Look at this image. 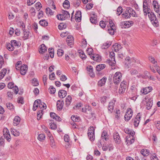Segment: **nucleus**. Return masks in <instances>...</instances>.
<instances>
[{
  "label": "nucleus",
  "mask_w": 160,
  "mask_h": 160,
  "mask_svg": "<svg viewBox=\"0 0 160 160\" xmlns=\"http://www.w3.org/2000/svg\"><path fill=\"white\" fill-rule=\"evenodd\" d=\"M88 138L91 141H94L95 138L94 128L93 127H90L88 131Z\"/></svg>",
  "instance_id": "obj_1"
},
{
  "label": "nucleus",
  "mask_w": 160,
  "mask_h": 160,
  "mask_svg": "<svg viewBox=\"0 0 160 160\" xmlns=\"http://www.w3.org/2000/svg\"><path fill=\"white\" fill-rule=\"evenodd\" d=\"M122 74L120 72H117L114 74L113 77V81L114 83L118 84L121 80Z\"/></svg>",
  "instance_id": "obj_2"
},
{
  "label": "nucleus",
  "mask_w": 160,
  "mask_h": 160,
  "mask_svg": "<svg viewBox=\"0 0 160 160\" xmlns=\"http://www.w3.org/2000/svg\"><path fill=\"white\" fill-rule=\"evenodd\" d=\"M143 11L144 15H147L148 12H150V8L148 7L147 0H144L143 2Z\"/></svg>",
  "instance_id": "obj_3"
},
{
  "label": "nucleus",
  "mask_w": 160,
  "mask_h": 160,
  "mask_svg": "<svg viewBox=\"0 0 160 160\" xmlns=\"http://www.w3.org/2000/svg\"><path fill=\"white\" fill-rule=\"evenodd\" d=\"M152 5L154 11L160 16V4H159L157 1L154 0L153 1Z\"/></svg>",
  "instance_id": "obj_4"
},
{
  "label": "nucleus",
  "mask_w": 160,
  "mask_h": 160,
  "mask_svg": "<svg viewBox=\"0 0 160 160\" xmlns=\"http://www.w3.org/2000/svg\"><path fill=\"white\" fill-rule=\"evenodd\" d=\"M132 111L131 108H128L125 114L124 118L125 121H128L132 118Z\"/></svg>",
  "instance_id": "obj_5"
},
{
  "label": "nucleus",
  "mask_w": 160,
  "mask_h": 160,
  "mask_svg": "<svg viewBox=\"0 0 160 160\" xmlns=\"http://www.w3.org/2000/svg\"><path fill=\"white\" fill-rule=\"evenodd\" d=\"M126 82L123 81L121 83L120 87L118 90V93L120 94L123 93L126 90Z\"/></svg>",
  "instance_id": "obj_6"
},
{
  "label": "nucleus",
  "mask_w": 160,
  "mask_h": 160,
  "mask_svg": "<svg viewBox=\"0 0 160 160\" xmlns=\"http://www.w3.org/2000/svg\"><path fill=\"white\" fill-rule=\"evenodd\" d=\"M3 135L5 138L9 142L11 140V137L9 130L7 128H4L3 130Z\"/></svg>",
  "instance_id": "obj_7"
},
{
  "label": "nucleus",
  "mask_w": 160,
  "mask_h": 160,
  "mask_svg": "<svg viewBox=\"0 0 160 160\" xmlns=\"http://www.w3.org/2000/svg\"><path fill=\"white\" fill-rule=\"evenodd\" d=\"M90 58L93 59L94 61L97 62H99L101 61V57L99 55L96 54H89Z\"/></svg>",
  "instance_id": "obj_8"
},
{
  "label": "nucleus",
  "mask_w": 160,
  "mask_h": 160,
  "mask_svg": "<svg viewBox=\"0 0 160 160\" xmlns=\"http://www.w3.org/2000/svg\"><path fill=\"white\" fill-rule=\"evenodd\" d=\"M113 138L115 142L119 144L121 142V140L119 134L117 132H115L113 134Z\"/></svg>",
  "instance_id": "obj_9"
},
{
  "label": "nucleus",
  "mask_w": 160,
  "mask_h": 160,
  "mask_svg": "<svg viewBox=\"0 0 160 160\" xmlns=\"http://www.w3.org/2000/svg\"><path fill=\"white\" fill-rule=\"evenodd\" d=\"M131 11H130L129 8L128 7L126 9V10L122 14V17L125 18H129L131 17L130 13Z\"/></svg>",
  "instance_id": "obj_10"
},
{
  "label": "nucleus",
  "mask_w": 160,
  "mask_h": 160,
  "mask_svg": "<svg viewBox=\"0 0 160 160\" xmlns=\"http://www.w3.org/2000/svg\"><path fill=\"white\" fill-rule=\"evenodd\" d=\"M72 101V98L70 95H68L65 98V105L67 107L70 105Z\"/></svg>",
  "instance_id": "obj_11"
},
{
  "label": "nucleus",
  "mask_w": 160,
  "mask_h": 160,
  "mask_svg": "<svg viewBox=\"0 0 160 160\" xmlns=\"http://www.w3.org/2000/svg\"><path fill=\"white\" fill-rule=\"evenodd\" d=\"M81 12L79 11L76 12L75 14V19L76 22H79L81 20Z\"/></svg>",
  "instance_id": "obj_12"
},
{
  "label": "nucleus",
  "mask_w": 160,
  "mask_h": 160,
  "mask_svg": "<svg viewBox=\"0 0 160 160\" xmlns=\"http://www.w3.org/2000/svg\"><path fill=\"white\" fill-rule=\"evenodd\" d=\"M139 114L140 113H139L137 115L133 122L134 126L136 127L138 126L140 122L141 117L140 115H139Z\"/></svg>",
  "instance_id": "obj_13"
},
{
  "label": "nucleus",
  "mask_w": 160,
  "mask_h": 160,
  "mask_svg": "<svg viewBox=\"0 0 160 160\" xmlns=\"http://www.w3.org/2000/svg\"><path fill=\"white\" fill-rule=\"evenodd\" d=\"M20 70L21 74L22 75H25L26 74L28 70V67L27 65H23V66H21Z\"/></svg>",
  "instance_id": "obj_14"
},
{
  "label": "nucleus",
  "mask_w": 160,
  "mask_h": 160,
  "mask_svg": "<svg viewBox=\"0 0 160 160\" xmlns=\"http://www.w3.org/2000/svg\"><path fill=\"white\" fill-rule=\"evenodd\" d=\"M30 32L27 30L24 29L23 32V39L25 40L28 39L30 36Z\"/></svg>",
  "instance_id": "obj_15"
},
{
  "label": "nucleus",
  "mask_w": 160,
  "mask_h": 160,
  "mask_svg": "<svg viewBox=\"0 0 160 160\" xmlns=\"http://www.w3.org/2000/svg\"><path fill=\"white\" fill-rule=\"evenodd\" d=\"M58 96L60 98H63L65 97L67 94V92L63 90H60L58 93Z\"/></svg>",
  "instance_id": "obj_16"
},
{
  "label": "nucleus",
  "mask_w": 160,
  "mask_h": 160,
  "mask_svg": "<svg viewBox=\"0 0 160 160\" xmlns=\"http://www.w3.org/2000/svg\"><path fill=\"white\" fill-rule=\"evenodd\" d=\"M122 24L124 25L125 28H128L132 26L133 24L132 21H125L122 22Z\"/></svg>",
  "instance_id": "obj_17"
},
{
  "label": "nucleus",
  "mask_w": 160,
  "mask_h": 160,
  "mask_svg": "<svg viewBox=\"0 0 160 160\" xmlns=\"http://www.w3.org/2000/svg\"><path fill=\"white\" fill-rule=\"evenodd\" d=\"M67 42L68 45L70 46L72 45L74 42V38L72 36H68L67 38Z\"/></svg>",
  "instance_id": "obj_18"
},
{
  "label": "nucleus",
  "mask_w": 160,
  "mask_h": 160,
  "mask_svg": "<svg viewBox=\"0 0 160 160\" xmlns=\"http://www.w3.org/2000/svg\"><path fill=\"white\" fill-rule=\"evenodd\" d=\"M64 102L63 100H58L57 102V106L58 110H61L63 106Z\"/></svg>",
  "instance_id": "obj_19"
},
{
  "label": "nucleus",
  "mask_w": 160,
  "mask_h": 160,
  "mask_svg": "<svg viewBox=\"0 0 160 160\" xmlns=\"http://www.w3.org/2000/svg\"><path fill=\"white\" fill-rule=\"evenodd\" d=\"M40 102H41V101L40 99H38L35 101L32 108L33 111H35L36 110L38 107L39 103H40Z\"/></svg>",
  "instance_id": "obj_20"
},
{
  "label": "nucleus",
  "mask_w": 160,
  "mask_h": 160,
  "mask_svg": "<svg viewBox=\"0 0 160 160\" xmlns=\"http://www.w3.org/2000/svg\"><path fill=\"white\" fill-rule=\"evenodd\" d=\"M87 70L89 72V74L90 76L92 77H94V74L93 72L92 67L91 66H89L87 67Z\"/></svg>",
  "instance_id": "obj_21"
},
{
  "label": "nucleus",
  "mask_w": 160,
  "mask_h": 160,
  "mask_svg": "<svg viewBox=\"0 0 160 160\" xmlns=\"http://www.w3.org/2000/svg\"><path fill=\"white\" fill-rule=\"evenodd\" d=\"M21 121L20 118L18 116H16L13 120V124L14 126H17L18 125Z\"/></svg>",
  "instance_id": "obj_22"
},
{
  "label": "nucleus",
  "mask_w": 160,
  "mask_h": 160,
  "mask_svg": "<svg viewBox=\"0 0 160 160\" xmlns=\"http://www.w3.org/2000/svg\"><path fill=\"white\" fill-rule=\"evenodd\" d=\"M122 47L120 44L118 43H115L113 45L112 49L114 50L116 52H118L122 48Z\"/></svg>",
  "instance_id": "obj_23"
},
{
  "label": "nucleus",
  "mask_w": 160,
  "mask_h": 160,
  "mask_svg": "<svg viewBox=\"0 0 160 160\" xmlns=\"http://www.w3.org/2000/svg\"><path fill=\"white\" fill-rule=\"evenodd\" d=\"M101 138L105 141H107L108 139V136L106 131H104L102 132Z\"/></svg>",
  "instance_id": "obj_24"
},
{
  "label": "nucleus",
  "mask_w": 160,
  "mask_h": 160,
  "mask_svg": "<svg viewBox=\"0 0 160 160\" xmlns=\"http://www.w3.org/2000/svg\"><path fill=\"white\" fill-rule=\"evenodd\" d=\"M11 43L13 47L17 46L18 47H19L21 44L19 42H18L16 40H12L11 41Z\"/></svg>",
  "instance_id": "obj_25"
},
{
  "label": "nucleus",
  "mask_w": 160,
  "mask_h": 160,
  "mask_svg": "<svg viewBox=\"0 0 160 160\" xmlns=\"http://www.w3.org/2000/svg\"><path fill=\"white\" fill-rule=\"evenodd\" d=\"M107 80V78L106 77H103L102 79L100 80L98 82V84L100 86H102L105 84Z\"/></svg>",
  "instance_id": "obj_26"
},
{
  "label": "nucleus",
  "mask_w": 160,
  "mask_h": 160,
  "mask_svg": "<svg viewBox=\"0 0 160 160\" xmlns=\"http://www.w3.org/2000/svg\"><path fill=\"white\" fill-rule=\"evenodd\" d=\"M141 153L143 156H147L149 155L150 153L149 150L146 149H144L141 150Z\"/></svg>",
  "instance_id": "obj_27"
},
{
  "label": "nucleus",
  "mask_w": 160,
  "mask_h": 160,
  "mask_svg": "<svg viewBox=\"0 0 160 160\" xmlns=\"http://www.w3.org/2000/svg\"><path fill=\"white\" fill-rule=\"evenodd\" d=\"M147 14H148V18H149L150 21L154 20V19L156 18V17L155 15L154 14V13L152 12H148Z\"/></svg>",
  "instance_id": "obj_28"
},
{
  "label": "nucleus",
  "mask_w": 160,
  "mask_h": 160,
  "mask_svg": "<svg viewBox=\"0 0 160 160\" xmlns=\"http://www.w3.org/2000/svg\"><path fill=\"white\" fill-rule=\"evenodd\" d=\"M47 50L46 46L44 44H42L40 45L39 52L41 53H43L45 52Z\"/></svg>",
  "instance_id": "obj_29"
},
{
  "label": "nucleus",
  "mask_w": 160,
  "mask_h": 160,
  "mask_svg": "<svg viewBox=\"0 0 160 160\" xmlns=\"http://www.w3.org/2000/svg\"><path fill=\"white\" fill-rule=\"evenodd\" d=\"M91 107L87 105H85V107L82 108V112L87 113H88V111H91Z\"/></svg>",
  "instance_id": "obj_30"
},
{
  "label": "nucleus",
  "mask_w": 160,
  "mask_h": 160,
  "mask_svg": "<svg viewBox=\"0 0 160 160\" xmlns=\"http://www.w3.org/2000/svg\"><path fill=\"white\" fill-rule=\"evenodd\" d=\"M152 25L155 27H158L159 25V23L157 18L151 21Z\"/></svg>",
  "instance_id": "obj_31"
},
{
  "label": "nucleus",
  "mask_w": 160,
  "mask_h": 160,
  "mask_svg": "<svg viewBox=\"0 0 160 160\" xmlns=\"http://www.w3.org/2000/svg\"><path fill=\"white\" fill-rule=\"evenodd\" d=\"M106 65L104 64H99L97 66L96 69L98 71H100L105 68Z\"/></svg>",
  "instance_id": "obj_32"
},
{
  "label": "nucleus",
  "mask_w": 160,
  "mask_h": 160,
  "mask_svg": "<svg viewBox=\"0 0 160 160\" xmlns=\"http://www.w3.org/2000/svg\"><path fill=\"white\" fill-rule=\"evenodd\" d=\"M49 138L51 141V146L52 148H55L56 147V146L53 137L52 136H50V137Z\"/></svg>",
  "instance_id": "obj_33"
},
{
  "label": "nucleus",
  "mask_w": 160,
  "mask_h": 160,
  "mask_svg": "<svg viewBox=\"0 0 160 160\" xmlns=\"http://www.w3.org/2000/svg\"><path fill=\"white\" fill-rule=\"evenodd\" d=\"M114 105V103L112 101H111L109 103L108 109L111 112L113 111Z\"/></svg>",
  "instance_id": "obj_34"
},
{
  "label": "nucleus",
  "mask_w": 160,
  "mask_h": 160,
  "mask_svg": "<svg viewBox=\"0 0 160 160\" xmlns=\"http://www.w3.org/2000/svg\"><path fill=\"white\" fill-rule=\"evenodd\" d=\"M111 44V42H107L103 44L101 48L102 49H107L108 48Z\"/></svg>",
  "instance_id": "obj_35"
},
{
  "label": "nucleus",
  "mask_w": 160,
  "mask_h": 160,
  "mask_svg": "<svg viewBox=\"0 0 160 160\" xmlns=\"http://www.w3.org/2000/svg\"><path fill=\"white\" fill-rule=\"evenodd\" d=\"M7 70L5 68H3L0 73V79H2L3 78L6 74Z\"/></svg>",
  "instance_id": "obj_36"
},
{
  "label": "nucleus",
  "mask_w": 160,
  "mask_h": 160,
  "mask_svg": "<svg viewBox=\"0 0 160 160\" xmlns=\"http://www.w3.org/2000/svg\"><path fill=\"white\" fill-rule=\"evenodd\" d=\"M65 19L68 18H70V15L68 12L65 10H63L62 12Z\"/></svg>",
  "instance_id": "obj_37"
},
{
  "label": "nucleus",
  "mask_w": 160,
  "mask_h": 160,
  "mask_svg": "<svg viewBox=\"0 0 160 160\" xmlns=\"http://www.w3.org/2000/svg\"><path fill=\"white\" fill-rule=\"evenodd\" d=\"M11 132L12 134L15 136H17L20 135V132L17 130L12 129L11 130Z\"/></svg>",
  "instance_id": "obj_38"
},
{
  "label": "nucleus",
  "mask_w": 160,
  "mask_h": 160,
  "mask_svg": "<svg viewBox=\"0 0 160 160\" xmlns=\"http://www.w3.org/2000/svg\"><path fill=\"white\" fill-rule=\"evenodd\" d=\"M126 141L128 143H129L130 144H131L134 141V138L133 137H129L127 139Z\"/></svg>",
  "instance_id": "obj_39"
},
{
  "label": "nucleus",
  "mask_w": 160,
  "mask_h": 160,
  "mask_svg": "<svg viewBox=\"0 0 160 160\" xmlns=\"http://www.w3.org/2000/svg\"><path fill=\"white\" fill-rule=\"evenodd\" d=\"M39 24L43 26H47L48 25V22L45 20H41L39 22Z\"/></svg>",
  "instance_id": "obj_40"
},
{
  "label": "nucleus",
  "mask_w": 160,
  "mask_h": 160,
  "mask_svg": "<svg viewBox=\"0 0 160 160\" xmlns=\"http://www.w3.org/2000/svg\"><path fill=\"white\" fill-rule=\"evenodd\" d=\"M45 138V136L44 134H40L38 135V139L40 141H42L44 140Z\"/></svg>",
  "instance_id": "obj_41"
},
{
  "label": "nucleus",
  "mask_w": 160,
  "mask_h": 160,
  "mask_svg": "<svg viewBox=\"0 0 160 160\" xmlns=\"http://www.w3.org/2000/svg\"><path fill=\"white\" fill-rule=\"evenodd\" d=\"M152 105V102L150 100L147 102L146 105V108L148 110L150 109Z\"/></svg>",
  "instance_id": "obj_42"
},
{
  "label": "nucleus",
  "mask_w": 160,
  "mask_h": 160,
  "mask_svg": "<svg viewBox=\"0 0 160 160\" xmlns=\"http://www.w3.org/2000/svg\"><path fill=\"white\" fill-rule=\"evenodd\" d=\"M109 24L110 25V28H113L114 29H116V28L114 23H113V21L112 20H109Z\"/></svg>",
  "instance_id": "obj_43"
},
{
  "label": "nucleus",
  "mask_w": 160,
  "mask_h": 160,
  "mask_svg": "<svg viewBox=\"0 0 160 160\" xmlns=\"http://www.w3.org/2000/svg\"><path fill=\"white\" fill-rule=\"evenodd\" d=\"M58 28L59 30H61L65 29L67 27V25L63 23H60L58 25Z\"/></svg>",
  "instance_id": "obj_44"
},
{
  "label": "nucleus",
  "mask_w": 160,
  "mask_h": 160,
  "mask_svg": "<svg viewBox=\"0 0 160 160\" xmlns=\"http://www.w3.org/2000/svg\"><path fill=\"white\" fill-rule=\"evenodd\" d=\"M38 107L41 109L43 108L42 110L46 109L47 107L46 105L44 102H41L40 103L38 104Z\"/></svg>",
  "instance_id": "obj_45"
},
{
  "label": "nucleus",
  "mask_w": 160,
  "mask_h": 160,
  "mask_svg": "<svg viewBox=\"0 0 160 160\" xmlns=\"http://www.w3.org/2000/svg\"><path fill=\"white\" fill-rule=\"evenodd\" d=\"M130 11H131V13H130L131 16H132L135 17H138L137 14L136 13L135 11H134L132 8H129Z\"/></svg>",
  "instance_id": "obj_46"
},
{
  "label": "nucleus",
  "mask_w": 160,
  "mask_h": 160,
  "mask_svg": "<svg viewBox=\"0 0 160 160\" xmlns=\"http://www.w3.org/2000/svg\"><path fill=\"white\" fill-rule=\"evenodd\" d=\"M49 4L51 8L54 9H56V7L53 1L52 0H50L49 1Z\"/></svg>",
  "instance_id": "obj_47"
},
{
  "label": "nucleus",
  "mask_w": 160,
  "mask_h": 160,
  "mask_svg": "<svg viewBox=\"0 0 160 160\" xmlns=\"http://www.w3.org/2000/svg\"><path fill=\"white\" fill-rule=\"evenodd\" d=\"M6 106L8 109L11 110H13L14 109V106L11 103H7L6 104Z\"/></svg>",
  "instance_id": "obj_48"
},
{
  "label": "nucleus",
  "mask_w": 160,
  "mask_h": 160,
  "mask_svg": "<svg viewBox=\"0 0 160 160\" xmlns=\"http://www.w3.org/2000/svg\"><path fill=\"white\" fill-rule=\"evenodd\" d=\"M7 49L9 51H12L14 49V47H13L11 43H8L7 46Z\"/></svg>",
  "instance_id": "obj_49"
},
{
  "label": "nucleus",
  "mask_w": 160,
  "mask_h": 160,
  "mask_svg": "<svg viewBox=\"0 0 160 160\" xmlns=\"http://www.w3.org/2000/svg\"><path fill=\"white\" fill-rule=\"evenodd\" d=\"M49 54L51 58H52L54 56V50L53 48H49L48 49Z\"/></svg>",
  "instance_id": "obj_50"
},
{
  "label": "nucleus",
  "mask_w": 160,
  "mask_h": 160,
  "mask_svg": "<svg viewBox=\"0 0 160 160\" xmlns=\"http://www.w3.org/2000/svg\"><path fill=\"white\" fill-rule=\"evenodd\" d=\"M43 110L42 109L40 110L37 113V119L38 120H40L42 117V112Z\"/></svg>",
  "instance_id": "obj_51"
},
{
  "label": "nucleus",
  "mask_w": 160,
  "mask_h": 160,
  "mask_svg": "<svg viewBox=\"0 0 160 160\" xmlns=\"http://www.w3.org/2000/svg\"><path fill=\"white\" fill-rule=\"evenodd\" d=\"M63 6L65 8H68L69 7V2L68 0H65L63 3Z\"/></svg>",
  "instance_id": "obj_52"
},
{
  "label": "nucleus",
  "mask_w": 160,
  "mask_h": 160,
  "mask_svg": "<svg viewBox=\"0 0 160 160\" xmlns=\"http://www.w3.org/2000/svg\"><path fill=\"white\" fill-rule=\"evenodd\" d=\"M141 92L142 94H146L149 92V91H148V88L146 87L141 90Z\"/></svg>",
  "instance_id": "obj_53"
},
{
  "label": "nucleus",
  "mask_w": 160,
  "mask_h": 160,
  "mask_svg": "<svg viewBox=\"0 0 160 160\" xmlns=\"http://www.w3.org/2000/svg\"><path fill=\"white\" fill-rule=\"evenodd\" d=\"M46 12L47 14L52 15L53 14V12H52L51 9L49 8H46Z\"/></svg>",
  "instance_id": "obj_54"
},
{
  "label": "nucleus",
  "mask_w": 160,
  "mask_h": 160,
  "mask_svg": "<svg viewBox=\"0 0 160 160\" xmlns=\"http://www.w3.org/2000/svg\"><path fill=\"white\" fill-rule=\"evenodd\" d=\"M64 53V51L62 49H59L57 51V54L58 57H61Z\"/></svg>",
  "instance_id": "obj_55"
},
{
  "label": "nucleus",
  "mask_w": 160,
  "mask_h": 160,
  "mask_svg": "<svg viewBox=\"0 0 160 160\" xmlns=\"http://www.w3.org/2000/svg\"><path fill=\"white\" fill-rule=\"evenodd\" d=\"M58 19L61 20H65V17H64L63 14H59L57 16Z\"/></svg>",
  "instance_id": "obj_56"
},
{
  "label": "nucleus",
  "mask_w": 160,
  "mask_h": 160,
  "mask_svg": "<svg viewBox=\"0 0 160 160\" xmlns=\"http://www.w3.org/2000/svg\"><path fill=\"white\" fill-rule=\"evenodd\" d=\"M108 63L109 65L111 66H115L116 63L115 60L112 59H111V60H108Z\"/></svg>",
  "instance_id": "obj_57"
},
{
  "label": "nucleus",
  "mask_w": 160,
  "mask_h": 160,
  "mask_svg": "<svg viewBox=\"0 0 160 160\" xmlns=\"http://www.w3.org/2000/svg\"><path fill=\"white\" fill-rule=\"evenodd\" d=\"M122 12V8L121 7H119L117 9V14L118 15H120Z\"/></svg>",
  "instance_id": "obj_58"
},
{
  "label": "nucleus",
  "mask_w": 160,
  "mask_h": 160,
  "mask_svg": "<svg viewBox=\"0 0 160 160\" xmlns=\"http://www.w3.org/2000/svg\"><path fill=\"white\" fill-rule=\"evenodd\" d=\"M49 92L52 94H54L56 92V89L52 86H50L49 89Z\"/></svg>",
  "instance_id": "obj_59"
},
{
  "label": "nucleus",
  "mask_w": 160,
  "mask_h": 160,
  "mask_svg": "<svg viewBox=\"0 0 160 160\" xmlns=\"http://www.w3.org/2000/svg\"><path fill=\"white\" fill-rule=\"evenodd\" d=\"M90 20L91 22L92 23L95 24L97 23V19L94 17H91L90 18Z\"/></svg>",
  "instance_id": "obj_60"
},
{
  "label": "nucleus",
  "mask_w": 160,
  "mask_h": 160,
  "mask_svg": "<svg viewBox=\"0 0 160 160\" xmlns=\"http://www.w3.org/2000/svg\"><path fill=\"white\" fill-rule=\"evenodd\" d=\"M71 119L73 122H78L79 120V118L75 116H72L71 117Z\"/></svg>",
  "instance_id": "obj_61"
},
{
  "label": "nucleus",
  "mask_w": 160,
  "mask_h": 160,
  "mask_svg": "<svg viewBox=\"0 0 160 160\" xmlns=\"http://www.w3.org/2000/svg\"><path fill=\"white\" fill-rule=\"evenodd\" d=\"M80 56V57L83 59L84 60L86 59V55L84 54L83 51H81L79 52Z\"/></svg>",
  "instance_id": "obj_62"
},
{
  "label": "nucleus",
  "mask_w": 160,
  "mask_h": 160,
  "mask_svg": "<svg viewBox=\"0 0 160 160\" xmlns=\"http://www.w3.org/2000/svg\"><path fill=\"white\" fill-rule=\"evenodd\" d=\"M116 29H114L113 28H110L108 29V32L111 35H113L114 33V31Z\"/></svg>",
  "instance_id": "obj_63"
},
{
  "label": "nucleus",
  "mask_w": 160,
  "mask_h": 160,
  "mask_svg": "<svg viewBox=\"0 0 160 160\" xmlns=\"http://www.w3.org/2000/svg\"><path fill=\"white\" fill-rule=\"evenodd\" d=\"M17 102L19 103L23 104L24 103L23 98L22 97H19L18 98Z\"/></svg>",
  "instance_id": "obj_64"
}]
</instances>
